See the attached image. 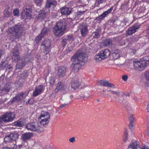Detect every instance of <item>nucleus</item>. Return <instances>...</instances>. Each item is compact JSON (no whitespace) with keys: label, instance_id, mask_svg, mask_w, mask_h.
<instances>
[{"label":"nucleus","instance_id":"nucleus-64","mask_svg":"<svg viewBox=\"0 0 149 149\" xmlns=\"http://www.w3.org/2000/svg\"><path fill=\"white\" fill-rule=\"evenodd\" d=\"M147 134H148V136H149V130L148 131V132H147Z\"/></svg>","mask_w":149,"mask_h":149},{"label":"nucleus","instance_id":"nucleus-38","mask_svg":"<svg viewBox=\"0 0 149 149\" xmlns=\"http://www.w3.org/2000/svg\"><path fill=\"white\" fill-rule=\"evenodd\" d=\"M14 124L16 126L21 127L23 125V123L21 121H18L15 122Z\"/></svg>","mask_w":149,"mask_h":149},{"label":"nucleus","instance_id":"nucleus-2","mask_svg":"<svg viewBox=\"0 0 149 149\" xmlns=\"http://www.w3.org/2000/svg\"><path fill=\"white\" fill-rule=\"evenodd\" d=\"M72 24V22L70 19L65 21L59 22L53 27V31L56 36L60 37L63 35L64 31L67 27H69Z\"/></svg>","mask_w":149,"mask_h":149},{"label":"nucleus","instance_id":"nucleus-11","mask_svg":"<svg viewBox=\"0 0 149 149\" xmlns=\"http://www.w3.org/2000/svg\"><path fill=\"white\" fill-rule=\"evenodd\" d=\"M1 118L3 121L5 122H10L14 119V115L11 112L7 113L2 116Z\"/></svg>","mask_w":149,"mask_h":149},{"label":"nucleus","instance_id":"nucleus-31","mask_svg":"<svg viewBox=\"0 0 149 149\" xmlns=\"http://www.w3.org/2000/svg\"><path fill=\"white\" fill-rule=\"evenodd\" d=\"M40 124L43 125H47L49 121V119H40V120H39Z\"/></svg>","mask_w":149,"mask_h":149},{"label":"nucleus","instance_id":"nucleus-46","mask_svg":"<svg viewBox=\"0 0 149 149\" xmlns=\"http://www.w3.org/2000/svg\"><path fill=\"white\" fill-rule=\"evenodd\" d=\"M68 40H69L68 38L67 39L66 38L63 39L62 41V45L64 46H65L67 44V41H68Z\"/></svg>","mask_w":149,"mask_h":149},{"label":"nucleus","instance_id":"nucleus-51","mask_svg":"<svg viewBox=\"0 0 149 149\" xmlns=\"http://www.w3.org/2000/svg\"><path fill=\"white\" fill-rule=\"evenodd\" d=\"M135 38H129L128 40L130 41H131V42H130V43H131L134 42V39Z\"/></svg>","mask_w":149,"mask_h":149},{"label":"nucleus","instance_id":"nucleus-28","mask_svg":"<svg viewBox=\"0 0 149 149\" xmlns=\"http://www.w3.org/2000/svg\"><path fill=\"white\" fill-rule=\"evenodd\" d=\"M49 31V29L46 28H44L41 31V33L39 36L37 37H43L46 36V35Z\"/></svg>","mask_w":149,"mask_h":149},{"label":"nucleus","instance_id":"nucleus-15","mask_svg":"<svg viewBox=\"0 0 149 149\" xmlns=\"http://www.w3.org/2000/svg\"><path fill=\"white\" fill-rule=\"evenodd\" d=\"M113 6H111V8L107 11L104 12L101 15L99 16L98 18L100 20H102L105 17H106L113 10Z\"/></svg>","mask_w":149,"mask_h":149},{"label":"nucleus","instance_id":"nucleus-26","mask_svg":"<svg viewBox=\"0 0 149 149\" xmlns=\"http://www.w3.org/2000/svg\"><path fill=\"white\" fill-rule=\"evenodd\" d=\"M112 55L114 59H117L120 56V51L118 49L115 50L112 52Z\"/></svg>","mask_w":149,"mask_h":149},{"label":"nucleus","instance_id":"nucleus-61","mask_svg":"<svg viewBox=\"0 0 149 149\" xmlns=\"http://www.w3.org/2000/svg\"><path fill=\"white\" fill-rule=\"evenodd\" d=\"M126 5H125V4H122V5L121 6V8L122 9H123V6H125Z\"/></svg>","mask_w":149,"mask_h":149},{"label":"nucleus","instance_id":"nucleus-63","mask_svg":"<svg viewBox=\"0 0 149 149\" xmlns=\"http://www.w3.org/2000/svg\"><path fill=\"white\" fill-rule=\"evenodd\" d=\"M2 51L0 50V58H1V56L2 55Z\"/></svg>","mask_w":149,"mask_h":149},{"label":"nucleus","instance_id":"nucleus-1","mask_svg":"<svg viewBox=\"0 0 149 149\" xmlns=\"http://www.w3.org/2000/svg\"><path fill=\"white\" fill-rule=\"evenodd\" d=\"M20 46V44H17L11 51L12 58L14 61H17V64L16 65L17 68L19 69L22 68L24 67L25 63L29 62L31 59V56L30 54H28L24 58L20 59L18 49Z\"/></svg>","mask_w":149,"mask_h":149},{"label":"nucleus","instance_id":"nucleus-60","mask_svg":"<svg viewBox=\"0 0 149 149\" xmlns=\"http://www.w3.org/2000/svg\"><path fill=\"white\" fill-rule=\"evenodd\" d=\"M147 109L148 111L149 112V104L147 105Z\"/></svg>","mask_w":149,"mask_h":149},{"label":"nucleus","instance_id":"nucleus-16","mask_svg":"<svg viewBox=\"0 0 149 149\" xmlns=\"http://www.w3.org/2000/svg\"><path fill=\"white\" fill-rule=\"evenodd\" d=\"M66 88V86L63 81H60L58 82L56 88L55 89V91L56 92H57L59 90H65Z\"/></svg>","mask_w":149,"mask_h":149},{"label":"nucleus","instance_id":"nucleus-13","mask_svg":"<svg viewBox=\"0 0 149 149\" xmlns=\"http://www.w3.org/2000/svg\"><path fill=\"white\" fill-rule=\"evenodd\" d=\"M139 26L138 25H134L132 27L130 28L126 31V35L127 36L132 34L136 31V30L138 29Z\"/></svg>","mask_w":149,"mask_h":149},{"label":"nucleus","instance_id":"nucleus-57","mask_svg":"<svg viewBox=\"0 0 149 149\" xmlns=\"http://www.w3.org/2000/svg\"><path fill=\"white\" fill-rule=\"evenodd\" d=\"M15 3H18L19 2L20 0H12Z\"/></svg>","mask_w":149,"mask_h":149},{"label":"nucleus","instance_id":"nucleus-48","mask_svg":"<svg viewBox=\"0 0 149 149\" xmlns=\"http://www.w3.org/2000/svg\"><path fill=\"white\" fill-rule=\"evenodd\" d=\"M75 138L74 137L70 138L69 139V141L71 143H73L75 141Z\"/></svg>","mask_w":149,"mask_h":149},{"label":"nucleus","instance_id":"nucleus-14","mask_svg":"<svg viewBox=\"0 0 149 149\" xmlns=\"http://www.w3.org/2000/svg\"><path fill=\"white\" fill-rule=\"evenodd\" d=\"M43 88V86L42 85H40L37 86L33 92V96L36 97L41 94L42 93Z\"/></svg>","mask_w":149,"mask_h":149},{"label":"nucleus","instance_id":"nucleus-47","mask_svg":"<svg viewBox=\"0 0 149 149\" xmlns=\"http://www.w3.org/2000/svg\"><path fill=\"white\" fill-rule=\"evenodd\" d=\"M115 22V19H110L108 21V23L111 25H113Z\"/></svg>","mask_w":149,"mask_h":149},{"label":"nucleus","instance_id":"nucleus-25","mask_svg":"<svg viewBox=\"0 0 149 149\" xmlns=\"http://www.w3.org/2000/svg\"><path fill=\"white\" fill-rule=\"evenodd\" d=\"M80 85V84L77 80L73 81L71 83V87L74 90L79 88Z\"/></svg>","mask_w":149,"mask_h":149},{"label":"nucleus","instance_id":"nucleus-42","mask_svg":"<svg viewBox=\"0 0 149 149\" xmlns=\"http://www.w3.org/2000/svg\"><path fill=\"white\" fill-rule=\"evenodd\" d=\"M100 33L97 30H96L95 32H93L92 33L93 37H98L99 36Z\"/></svg>","mask_w":149,"mask_h":149},{"label":"nucleus","instance_id":"nucleus-30","mask_svg":"<svg viewBox=\"0 0 149 149\" xmlns=\"http://www.w3.org/2000/svg\"><path fill=\"white\" fill-rule=\"evenodd\" d=\"M41 13H39L37 16V17L38 18H41L42 19H44L45 17L46 14V12L43 10L41 11Z\"/></svg>","mask_w":149,"mask_h":149},{"label":"nucleus","instance_id":"nucleus-45","mask_svg":"<svg viewBox=\"0 0 149 149\" xmlns=\"http://www.w3.org/2000/svg\"><path fill=\"white\" fill-rule=\"evenodd\" d=\"M34 1L37 5L39 6L41 5L42 2V0H34Z\"/></svg>","mask_w":149,"mask_h":149},{"label":"nucleus","instance_id":"nucleus-40","mask_svg":"<svg viewBox=\"0 0 149 149\" xmlns=\"http://www.w3.org/2000/svg\"><path fill=\"white\" fill-rule=\"evenodd\" d=\"M127 134L128 133L127 132V130H125V133L124 134L123 137V140L125 142H126L127 140Z\"/></svg>","mask_w":149,"mask_h":149},{"label":"nucleus","instance_id":"nucleus-24","mask_svg":"<svg viewBox=\"0 0 149 149\" xmlns=\"http://www.w3.org/2000/svg\"><path fill=\"white\" fill-rule=\"evenodd\" d=\"M0 68L3 69H5L6 68L10 69L11 68V67L8 65V62L7 61H3L0 63Z\"/></svg>","mask_w":149,"mask_h":149},{"label":"nucleus","instance_id":"nucleus-52","mask_svg":"<svg viewBox=\"0 0 149 149\" xmlns=\"http://www.w3.org/2000/svg\"><path fill=\"white\" fill-rule=\"evenodd\" d=\"M69 104V103H68V104H62L61 105H60V106L59 107V109H61V108H63V107H65V106L66 105H68V104Z\"/></svg>","mask_w":149,"mask_h":149},{"label":"nucleus","instance_id":"nucleus-56","mask_svg":"<svg viewBox=\"0 0 149 149\" xmlns=\"http://www.w3.org/2000/svg\"><path fill=\"white\" fill-rule=\"evenodd\" d=\"M140 149H149V148L145 146H143Z\"/></svg>","mask_w":149,"mask_h":149},{"label":"nucleus","instance_id":"nucleus-43","mask_svg":"<svg viewBox=\"0 0 149 149\" xmlns=\"http://www.w3.org/2000/svg\"><path fill=\"white\" fill-rule=\"evenodd\" d=\"M54 79L53 77H51L49 78V83L51 85H52L54 83Z\"/></svg>","mask_w":149,"mask_h":149},{"label":"nucleus","instance_id":"nucleus-55","mask_svg":"<svg viewBox=\"0 0 149 149\" xmlns=\"http://www.w3.org/2000/svg\"><path fill=\"white\" fill-rule=\"evenodd\" d=\"M125 42L124 41H123L122 40H120V45H123L125 44Z\"/></svg>","mask_w":149,"mask_h":149},{"label":"nucleus","instance_id":"nucleus-41","mask_svg":"<svg viewBox=\"0 0 149 149\" xmlns=\"http://www.w3.org/2000/svg\"><path fill=\"white\" fill-rule=\"evenodd\" d=\"M28 76V74L27 72H24L22 73L20 75V77L23 79H25Z\"/></svg>","mask_w":149,"mask_h":149},{"label":"nucleus","instance_id":"nucleus-36","mask_svg":"<svg viewBox=\"0 0 149 149\" xmlns=\"http://www.w3.org/2000/svg\"><path fill=\"white\" fill-rule=\"evenodd\" d=\"M88 31V29L87 27L83 28L81 31V32L82 36H84L87 33Z\"/></svg>","mask_w":149,"mask_h":149},{"label":"nucleus","instance_id":"nucleus-34","mask_svg":"<svg viewBox=\"0 0 149 149\" xmlns=\"http://www.w3.org/2000/svg\"><path fill=\"white\" fill-rule=\"evenodd\" d=\"M10 89V86H9L6 85H5L2 90H0V92H8L9 91Z\"/></svg>","mask_w":149,"mask_h":149},{"label":"nucleus","instance_id":"nucleus-35","mask_svg":"<svg viewBox=\"0 0 149 149\" xmlns=\"http://www.w3.org/2000/svg\"><path fill=\"white\" fill-rule=\"evenodd\" d=\"M9 145L10 146V149H16L17 148V146L16 145V141L11 142H9Z\"/></svg>","mask_w":149,"mask_h":149},{"label":"nucleus","instance_id":"nucleus-8","mask_svg":"<svg viewBox=\"0 0 149 149\" xmlns=\"http://www.w3.org/2000/svg\"><path fill=\"white\" fill-rule=\"evenodd\" d=\"M51 46V41L47 38L43 42L41 47L44 54H48L50 51Z\"/></svg>","mask_w":149,"mask_h":149},{"label":"nucleus","instance_id":"nucleus-23","mask_svg":"<svg viewBox=\"0 0 149 149\" xmlns=\"http://www.w3.org/2000/svg\"><path fill=\"white\" fill-rule=\"evenodd\" d=\"M139 146V142L135 141L132 142L128 146V148L132 149H137Z\"/></svg>","mask_w":149,"mask_h":149},{"label":"nucleus","instance_id":"nucleus-21","mask_svg":"<svg viewBox=\"0 0 149 149\" xmlns=\"http://www.w3.org/2000/svg\"><path fill=\"white\" fill-rule=\"evenodd\" d=\"M50 117V115L48 112L43 111H42L40 115L38 118V120H40V119H49Z\"/></svg>","mask_w":149,"mask_h":149},{"label":"nucleus","instance_id":"nucleus-37","mask_svg":"<svg viewBox=\"0 0 149 149\" xmlns=\"http://www.w3.org/2000/svg\"><path fill=\"white\" fill-rule=\"evenodd\" d=\"M13 15L15 16L18 17L19 15V10L18 9H14L13 10Z\"/></svg>","mask_w":149,"mask_h":149},{"label":"nucleus","instance_id":"nucleus-4","mask_svg":"<svg viewBox=\"0 0 149 149\" xmlns=\"http://www.w3.org/2000/svg\"><path fill=\"white\" fill-rule=\"evenodd\" d=\"M23 26L20 23H18L13 28L8 29L7 32L11 34L15 37H19L23 31Z\"/></svg>","mask_w":149,"mask_h":149},{"label":"nucleus","instance_id":"nucleus-59","mask_svg":"<svg viewBox=\"0 0 149 149\" xmlns=\"http://www.w3.org/2000/svg\"><path fill=\"white\" fill-rule=\"evenodd\" d=\"M72 50V49H69V47H68V49H67V50L68 51V52H70Z\"/></svg>","mask_w":149,"mask_h":149},{"label":"nucleus","instance_id":"nucleus-6","mask_svg":"<svg viewBox=\"0 0 149 149\" xmlns=\"http://www.w3.org/2000/svg\"><path fill=\"white\" fill-rule=\"evenodd\" d=\"M26 128L28 130L39 132H42L43 131V128L37 122H33L27 124Z\"/></svg>","mask_w":149,"mask_h":149},{"label":"nucleus","instance_id":"nucleus-22","mask_svg":"<svg viewBox=\"0 0 149 149\" xmlns=\"http://www.w3.org/2000/svg\"><path fill=\"white\" fill-rule=\"evenodd\" d=\"M32 136V133L26 132L22 134V138L24 141H26L27 140L30 139Z\"/></svg>","mask_w":149,"mask_h":149},{"label":"nucleus","instance_id":"nucleus-18","mask_svg":"<svg viewBox=\"0 0 149 149\" xmlns=\"http://www.w3.org/2000/svg\"><path fill=\"white\" fill-rule=\"evenodd\" d=\"M100 52L104 59L108 58L111 54L110 51L108 49H104Z\"/></svg>","mask_w":149,"mask_h":149},{"label":"nucleus","instance_id":"nucleus-17","mask_svg":"<svg viewBox=\"0 0 149 149\" xmlns=\"http://www.w3.org/2000/svg\"><path fill=\"white\" fill-rule=\"evenodd\" d=\"M72 10L68 7H63L61 9V12L62 15H69L71 13Z\"/></svg>","mask_w":149,"mask_h":149},{"label":"nucleus","instance_id":"nucleus-5","mask_svg":"<svg viewBox=\"0 0 149 149\" xmlns=\"http://www.w3.org/2000/svg\"><path fill=\"white\" fill-rule=\"evenodd\" d=\"M141 61L134 62V68L139 71H141L147 65L145 61L148 62V65H149V56H146L143 57L141 59Z\"/></svg>","mask_w":149,"mask_h":149},{"label":"nucleus","instance_id":"nucleus-12","mask_svg":"<svg viewBox=\"0 0 149 149\" xmlns=\"http://www.w3.org/2000/svg\"><path fill=\"white\" fill-rule=\"evenodd\" d=\"M57 2L56 0H47L46 3L45 8L44 9H47L48 10L46 11L49 12V8L51 7L52 6H55Z\"/></svg>","mask_w":149,"mask_h":149},{"label":"nucleus","instance_id":"nucleus-54","mask_svg":"<svg viewBox=\"0 0 149 149\" xmlns=\"http://www.w3.org/2000/svg\"><path fill=\"white\" fill-rule=\"evenodd\" d=\"M104 1V0H97V2L98 4H100Z\"/></svg>","mask_w":149,"mask_h":149},{"label":"nucleus","instance_id":"nucleus-10","mask_svg":"<svg viewBox=\"0 0 149 149\" xmlns=\"http://www.w3.org/2000/svg\"><path fill=\"white\" fill-rule=\"evenodd\" d=\"M18 134L16 133L10 134L9 135L6 136L4 138V141L5 142H10L16 141L18 138Z\"/></svg>","mask_w":149,"mask_h":149},{"label":"nucleus","instance_id":"nucleus-33","mask_svg":"<svg viewBox=\"0 0 149 149\" xmlns=\"http://www.w3.org/2000/svg\"><path fill=\"white\" fill-rule=\"evenodd\" d=\"M130 123L129 125V128L130 129H132L133 127V124L134 123V118L132 115H130Z\"/></svg>","mask_w":149,"mask_h":149},{"label":"nucleus","instance_id":"nucleus-39","mask_svg":"<svg viewBox=\"0 0 149 149\" xmlns=\"http://www.w3.org/2000/svg\"><path fill=\"white\" fill-rule=\"evenodd\" d=\"M107 91L110 92L111 93L113 94L117 95L118 97L119 96L120 93V91H114L111 90H108Z\"/></svg>","mask_w":149,"mask_h":149},{"label":"nucleus","instance_id":"nucleus-20","mask_svg":"<svg viewBox=\"0 0 149 149\" xmlns=\"http://www.w3.org/2000/svg\"><path fill=\"white\" fill-rule=\"evenodd\" d=\"M98 83L99 84L103 86H107L109 87H114L113 84L106 80H100L99 81Z\"/></svg>","mask_w":149,"mask_h":149},{"label":"nucleus","instance_id":"nucleus-58","mask_svg":"<svg viewBox=\"0 0 149 149\" xmlns=\"http://www.w3.org/2000/svg\"><path fill=\"white\" fill-rule=\"evenodd\" d=\"M31 99L30 98L29 99V100L26 102V104H28L29 103V102L30 101Z\"/></svg>","mask_w":149,"mask_h":149},{"label":"nucleus","instance_id":"nucleus-3","mask_svg":"<svg viewBox=\"0 0 149 149\" xmlns=\"http://www.w3.org/2000/svg\"><path fill=\"white\" fill-rule=\"evenodd\" d=\"M86 58V54L85 53H79L77 51L71 57V60L73 63L71 65V68H74V71L77 72L81 67L82 63Z\"/></svg>","mask_w":149,"mask_h":149},{"label":"nucleus","instance_id":"nucleus-9","mask_svg":"<svg viewBox=\"0 0 149 149\" xmlns=\"http://www.w3.org/2000/svg\"><path fill=\"white\" fill-rule=\"evenodd\" d=\"M31 10L30 8H25L22 11L21 14L22 19L24 20L30 19L31 17Z\"/></svg>","mask_w":149,"mask_h":149},{"label":"nucleus","instance_id":"nucleus-44","mask_svg":"<svg viewBox=\"0 0 149 149\" xmlns=\"http://www.w3.org/2000/svg\"><path fill=\"white\" fill-rule=\"evenodd\" d=\"M144 75L146 79L147 80L149 81V70L145 73Z\"/></svg>","mask_w":149,"mask_h":149},{"label":"nucleus","instance_id":"nucleus-7","mask_svg":"<svg viewBox=\"0 0 149 149\" xmlns=\"http://www.w3.org/2000/svg\"><path fill=\"white\" fill-rule=\"evenodd\" d=\"M29 92H22L17 94L11 101L12 103L14 102H19L23 99H25L28 95Z\"/></svg>","mask_w":149,"mask_h":149},{"label":"nucleus","instance_id":"nucleus-27","mask_svg":"<svg viewBox=\"0 0 149 149\" xmlns=\"http://www.w3.org/2000/svg\"><path fill=\"white\" fill-rule=\"evenodd\" d=\"M112 44L111 40L110 38H107L102 41L101 44L104 47H106Z\"/></svg>","mask_w":149,"mask_h":149},{"label":"nucleus","instance_id":"nucleus-49","mask_svg":"<svg viewBox=\"0 0 149 149\" xmlns=\"http://www.w3.org/2000/svg\"><path fill=\"white\" fill-rule=\"evenodd\" d=\"M128 78V76L126 75H125L122 76V79L124 81H126Z\"/></svg>","mask_w":149,"mask_h":149},{"label":"nucleus","instance_id":"nucleus-50","mask_svg":"<svg viewBox=\"0 0 149 149\" xmlns=\"http://www.w3.org/2000/svg\"><path fill=\"white\" fill-rule=\"evenodd\" d=\"M41 40V38H36L35 40L36 43H38Z\"/></svg>","mask_w":149,"mask_h":149},{"label":"nucleus","instance_id":"nucleus-62","mask_svg":"<svg viewBox=\"0 0 149 149\" xmlns=\"http://www.w3.org/2000/svg\"><path fill=\"white\" fill-rule=\"evenodd\" d=\"M7 149V147H3L1 149Z\"/></svg>","mask_w":149,"mask_h":149},{"label":"nucleus","instance_id":"nucleus-29","mask_svg":"<svg viewBox=\"0 0 149 149\" xmlns=\"http://www.w3.org/2000/svg\"><path fill=\"white\" fill-rule=\"evenodd\" d=\"M94 58L95 61L97 62L101 61L104 59L100 52L95 56Z\"/></svg>","mask_w":149,"mask_h":149},{"label":"nucleus","instance_id":"nucleus-53","mask_svg":"<svg viewBox=\"0 0 149 149\" xmlns=\"http://www.w3.org/2000/svg\"><path fill=\"white\" fill-rule=\"evenodd\" d=\"M83 12H81V11H79L77 13V15L78 16H79L80 15L81 16V15H82L83 13H84Z\"/></svg>","mask_w":149,"mask_h":149},{"label":"nucleus","instance_id":"nucleus-19","mask_svg":"<svg viewBox=\"0 0 149 149\" xmlns=\"http://www.w3.org/2000/svg\"><path fill=\"white\" fill-rule=\"evenodd\" d=\"M58 74L59 77H62L64 76L66 72V68L63 66H61L58 69Z\"/></svg>","mask_w":149,"mask_h":149},{"label":"nucleus","instance_id":"nucleus-32","mask_svg":"<svg viewBox=\"0 0 149 149\" xmlns=\"http://www.w3.org/2000/svg\"><path fill=\"white\" fill-rule=\"evenodd\" d=\"M3 15L4 17H9L11 15V11H10L8 9H5L3 11Z\"/></svg>","mask_w":149,"mask_h":149}]
</instances>
